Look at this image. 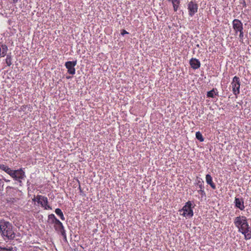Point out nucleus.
<instances>
[{"mask_svg":"<svg viewBox=\"0 0 251 251\" xmlns=\"http://www.w3.org/2000/svg\"><path fill=\"white\" fill-rule=\"evenodd\" d=\"M12 225L4 220L0 221V232L5 240H13L15 237V233L13 230Z\"/></svg>","mask_w":251,"mask_h":251,"instance_id":"1","label":"nucleus"},{"mask_svg":"<svg viewBox=\"0 0 251 251\" xmlns=\"http://www.w3.org/2000/svg\"><path fill=\"white\" fill-rule=\"evenodd\" d=\"M235 226L238 228L239 231H245L250 228L246 217L245 216H238L235 218L234 221Z\"/></svg>","mask_w":251,"mask_h":251,"instance_id":"2","label":"nucleus"},{"mask_svg":"<svg viewBox=\"0 0 251 251\" xmlns=\"http://www.w3.org/2000/svg\"><path fill=\"white\" fill-rule=\"evenodd\" d=\"M231 85L233 93L237 97L240 93L241 82L239 77L237 76H234L231 83Z\"/></svg>","mask_w":251,"mask_h":251,"instance_id":"3","label":"nucleus"},{"mask_svg":"<svg viewBox=\"0 0 251 251\" xmlns=\"http://www.w3.org/2000/svg\"><path fill=\"white\" fill-rule=\"evenodd\" d=\"M11 173H9L12 178H14L16 180L21 182V179L24 178L25 177V172L22 170H13L11 169Z\"/></svg>","mask_w":251,"mask_h":251,"instance_id":"4","label":"nucleus"},{"mask_svg":"<svg viewBox=\"0 0 251 251\" xmlns=\"http://www.w3.org/2000/svg\"><path fill=\"white\" fill-rule=\"evenodd\" d=\"M198 4L193 0L189 2L187 4L189 15L193 16L198 12Z\"/></svg>","mask_w":251,"mask_h":251,"instance_id":"5","label":"nucleus"},{"mask_svg":"<svg viewBox=\"0 0 251 251\" xmlns=\"http://www.w3.org/2000/svg\"><path fill=\"white\" fill-rule=\"evenodd\" d=\"M192 203L191 201H189L187 202L185 205L183 207L182 211H183L182 215L185 217H191L193 215V212L192 209Z\"/></svg>","mask_w":251,"mask_h":251,"instance_id":"6","label":"nucleus"},{"mask_svg":"<svg viewBox=\"0 0 251 251\" xmlns=\"http://www.w3.org/2000/svg\"><path fill=\"white\" fill-rule=\"evenodd\" d=\"M232 24L235 34H237L238 33V31L244 30L243 24L240 20L237 19H234Z\"/></svg>","mask_w":251,"mask_h":251,"instance_id":"7","label":"nucleus"},{"mask_svg":"<svg viewBox=\"0 0 251 251\" xmlns=\"http://www.w3.org/2000/svg\"><path fill=\"white\" fill-rule=\"evenodd\" d=\"M77 64V60L73 61H67L65 63V66L68 69V73L70 75H75V66Z\"/></svg>","mask_w":251,"mask_h":251,"instance_id":"8","label":"nucleus"},{"mask_svg":"<svg viewBox=\"0 0 251 251\" xmlns=\"http://www.w3.org/2000/svg\"><path fill=\"white\" fill-rule=\"evenodd\" d=\"M189 63H190L191 67L193 69H195V70L199 68L201 66L200 61L196 58H191L190 60Z\"/></svg>","mask_w":251,"mask_h":251,"instance_id":"9","label":"nucleus"},{"mask_svg":"<svg viewBox=\"0 0 251 251\" xmlns=\"http://www.w3.org/2000/svg\"><path fill=\"white\" fill-rule=\"evenodd\" d=\"M203 183V181L201 180V179L200 178L199 179L197 180V184L200 188V190H199L198 192L202 196L205 195V193L204 191Z\"/></svg>","mask_w":251,"mask_h":251,"instance_id":"10","label":"nucleus"},{"mask_svg":"<svg viewBox=\"0 0 251 251\" xmlns=\"http://www.w3.org/2000/svg\"><path fill=\"white\" fill-rule=\"evenodd\" d=\"M48 198L43 196L42 197V200L39 204H40L42 207L45 208V209H51V207L50 205H48Z\"/></svg>","mask_w":251,"mask_h":251,"instance_id":"11","label":"nucleus"},{"mask_svg":"<svg viewBox=\"0 0 251 251\" xmlns=\"http://www.w3.org/2000/svg\"><path fill=\"white\" fill-rule=\"evenodd\" d=\"M8 47L6 45L0 42V57H4L6 55Z\"/></svg>","mask_w":251,"mask_h":251,"instance_id":"12","label":"nucleus"},{"mask_svg":"<svg viewBox=\"0 0 251 251\" xmlns=\"http://www.w3.org/2000/svg\"><path fill=\"white\" fill-rule=\"evenodd\" d=\"M235 206L239 208L240 210H243L245 206L244 205V201L242 199L239 198H235Z\"/></svg>","mask_w":251,"mask_h":251,"instance_id":"13","label":"nucleus"},{"mask_svg":"<svg viewBox=\"0 0 251 251\" xmlns=\"http://www.w3.org/2000/svg\"><path fill=\"white\" fill-rule=\"evenodd\" d=\"M58 219L55 217V215L53 214H50L48 216V222L50 224H55L56 223H58Z\"/></svg>","mask_w":251,"mask_h":251,"instance_id":"14","label":"nucleus"},{"mask_svg":"<svg viewBox=\"0 0 251 251\" xmlns=\"http://www.w3.org/2000/svg\"><path fill=\"white\" fill-rule=\"evenodd\" d=\"M205 178H206V181L207 183L209 184L210 185V186L213 189H216V185L213 182L212 178L211 176L210 175L207 174V175H206Z\"/></svg>","mask_w":251,"mask_h":251,"instance_id":"15","label":"nucleus"},{"mask_svg":"<svg viewBox=\"0 0 251 251\" xmlns=\"http://www.w3.org/2000/svg\"><path fill=\"white\" fill-rule=\"evenodd\" d=\"M249 229L250 228H248L247 230L241 231L242 233L244 235L245 238L246 240H249L251 238V231H250Z\"/></svg>","mask_w":251,"mask_h":251,"instance_id":"16","label":"nucleus"},{"mask_svg":"<svg viewBox=\"0 0 251 251\" xmlns=\"http://www.w3.org/2000/svg\"><path fill=\"white\" fill-rule=\"evenodd\" d=\"M215 90L217 91V89L213 88L212 90H210V91L207 92V95H206L207 97L213 98L214 97V95L217 96L218 93V92L215 93Z\"/></svg>","mask_w":251,"mask_h":251,"instance_id":"17","label":"nucleus"},{"mask_svg":"<svg viewBox=\"0 0 251 251\" xmlns=\"http://www.w3.org/2000/svg\"><path fill=\"white\" fill-rule=\"evenodd\" d=\"M0 169L4 171L7 174L11 173V169L9 168L8 166H5L3 164H0Z\"/></svg>","mask_w":251,"mask_h":251,"instance_id":"18","label":"nucleus"},{"mask_svg":"<svg viewBox=\"0 0 251 251\" xmlns=\"http://www.w3.org/2000/svg\"><path fill=\"white\" fill-rule=\"evenodd\" d=\"M58 222L59 223L58 224V223H56L55 224H54V227L55 229L57 231H58L61 229L62 227H63L62 223L59 220H58Z\"/></svg>","mask_w":251,"mask_h":251,"instance_id":"19","label":"nucleus"},{"mask_svg":"<svg viewBox=\"0 0 251 251\" xmlns=\"http://www.w3.org/2000/svg\"><path fill=\"white\" fill-rule=\"evenodd\" d=\"M55 213L58 215L60 219L62 220H65V218H64V215H63V212H62L61 210L59 208H56L55 210Z\"/></svg>","mask_w":251,"mask_h":251,"instance_id":"20","label":"nucleus"},{"mask_svg":"<svg viewBox=\"0 0 251 251\" xmlns=\"http://www.w3.org/2000/svg\"><path fill=\"white\" fill-rule=\"evenodd\" d=\"M12 57L11 55V53L6 55V58L5 59V62L8 66H10L12 64Z\"/></svg>","mask_w":251,"mask_h":251,"instance_id":"21","label":"nucleus"},{"mask_svg":"<svg viewBox=\"0 0 251 251\" xmlns=\"http://www.w3.org/2000/svg\"><path fill=\"white\" fill-rule=\"evenodd\" d=\"M196 137L198 140H199V141H203L204 140V138H203L201 133L200 131L196 132Z\"/></svg>","mask_w":251,"mask_h":251,"instance_id":"22","label":"nucleus"},{"mask_svg":"<svg viewBox=\"0 0 251 251\" xmlns=\"http://www.w3.org/2000/svg\"><path fill=\"white\" fill-rule=\"evenodd\" d=\"M58 232H60L61 234L63 236L64 240L67 241L66 234L65 233V230L64 229V226L62 227L61 229L58 231Z\"/></svg>","mask_w":251,"mask_h":251,"instance_id":"23","label":"nucleus"},{"mask_svg":"<svg viewBox=\"0 0 251 251\" xmlns=\"http://www.w3.org/2000/svg\"><path fill=\"white\" fill-rule=\"evenodd\" d=\"M239 32V37L240 39V42H243V38H244V31L243 30L238 31Z\"/></svg>","mask_w":251,"mask_h":251,"instance_id":"24","label":"nucleus"},{"mask_svg":"<svg viewBox=\"0 0 251 251\" xmlns=\"http://www.w3.org/2000/svg\"><path fill=\"white\" fill-rule=\"evenodd\" d=\"M172 4L173 6V9H174V11L175 12L177 11L178 9L179 5L180 4H177L176 3H172Z\"/></svg>","mask_w":251,"mask_h":251,"instance_id":"25","label":"nucleus"},{"mask_svg":"<svg viewBox=\"0 0 251 251\" xmlns=\"http://www.w3.org/2000/svg\"><path fill=\"white\" fill-rule=\"evenodd\" d=\"M42 196H43L42 195H37L36 197H35L36 201H37L38 203H39L40 201L42 200Z\"/></svg>","mask_w":251,"mask_h":251,"instance_id":"26","label":"nucleus"},{"mask_svg":"<svg viewBox=\"0 0 251 251\" xmlns=\"http://www.w3.org/2000/svg\"><path fill=\"white\" fill-rule=\"evenodd\" d=\"M168 1L171 2L172 3H176L177 4H180V0H168Z\"/></svg>","mask_w":251,"mask_h":251,"instance_id":"27","label":"nucleus"},{"mask_svg":"<svg viewBox=\"0 0 251 251\" xmlns=\"http://www.w3.org/2000/svg\"><path fill=\"white\" fill-rule=\"evenodd\" d=\"M121 33L123 36H124L125 34H128V32H127L126 30L123 29Z\"/></svg>","mask_w":251,"mask_h":251,"instance_id":"28","label":"nucleus"},{"mask_svg":"<svg viewBox=\"0 0 251 251\" xmlns=\"http://www.w3.org/2000/svg\"><path fill=\"white\" fill-rule=\"evenodd\" d=\"M3 249L4 250H6L7 251H11L13 250V248L12 247H9L8 248H4Z\"/></svg>","mask_w":251,"mask_h":251,"instance_id":"29","label":"nucleus"},{"mask_svg":"<svg viewBox=\"0 0 251 251\" xmlns=\"http://www.w3.org/2000/svg\"><path fill=\"white\" fill-rule=\"evenodd\" d=\"M243 6H244V7H246V2H245V1H244V3H243Z\"/></svg>","mask_w":251,"mask_h":251,"instance_id":"30","label":"nucleus"},{"mask_svg":"<svg viewBox=\"0 0 251 251\" xmlns=\"http://www.w3.org/2000/svg\"><path fill=\"white\" fill-rule=\"evenodd\" d=\"M32 201H36V199H35V196L34 197V198L32 199Z\"/></svg>","mask_w":251,"mask_h":251,"instance_id":"31","label":"nucleus"},{"mask_svg":"<svg viewBox=\"0 0 251 251\" xmlns=\"http://www.w3.org/2000/svg\"><path fill=\"white\" fill-rule=\"evenodd\" d=\"M17 1H18V0H13V2H14V3H16V2H17Z\"/></svg>","mask_w":251,"mask_h":251,"instance_id":"32","label":"nucleus"}]
</instances>
